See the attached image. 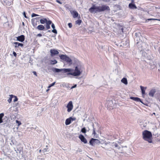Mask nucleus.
I'll use <instances>...</instances> for the list:
<instances>
[{
    "label": "nucleus",
    "instance_id": "obj_22",
    "mask_svg": "<svg viewBox=\"0 0 160 160\" xmlns=\"http://www.w3.org/2000/svg\"><path fill=\"white\" fill-rule=\"evenodd\" d=\"M14 97V95L12 94L10 95V98L8 100V102L9 103H11L12 101V99Z\"/></svg>",
    "mask_w": 160,
    "mask_h": 160
},
{
    "label": "nucleus",
    "instance_id": "obj_34",
    "mask_svg": "<svg viewBox=\"0 0 160 160\" xmlns=\"http://www.w3.org/2000/svg\"><path fill=\"white\" fill-rule=\"evenodd\" d=\"M38 16L39 15H38L37 14L34 13H32V17H34Z\"/></svg>",
    "mask_w": 160,
    "mask_h": 160
},
{
    "label": "nucleus",
    "instance_id": "obj_13",
    "mask_svg": "<svg viewBox=\"0 0 160 160\" xmlns=\"http://www.w3.org/2000/svg\"><path fill=\"white\" fill-rule=\"evenodd\" d=\"M70 12L72 15L73 17L74 18L77 17L78 16V12L75 11H71Z\"/></svg>",
    "mask_w": 160,
    "mask_h": 160
},
{
    "label": "nucleus",
    "instance_id": "obj_31",
    "mask_svg": "<svg viewBox=\"0 0 160 160\" xmlns=\"http://www.w3.org/2000/svg\"><path fill=\"white\" fill-rule=\"evenodd\" d=\"M55 82H54L52 83V84H50L49 85V86H48V88H51V87L55 85Z\"/></svg>",
    "mask_w": 160,
    "mask_h": 160
},
{
    "label": "nucleus",
    "instance_id": "obj_47",
    "mask_svg": "<svg viewBox=\"0 0 160 160\" xmlns=\"http://www.w3.org/2000/svg\"><path fill=\"white\" fill-rule=\"evenodd\" d=\"M77 85H75L74 86H73L72 87V88H74L75 87H76Z\"/></svg>",
    "mask_w": 160,
    "mask_h": 160
},
{
    "label": "nucleus",
    "instance_id": "obj_25",
    "mask_svg": "<svg viewBox=\"0 0 160 160\" xmlns=\"http://www.w3.org/2000/svg\"><path fill=\"white\" fill-rule=\"evenodd\" d=\"M82 22V21L81 20L78 19L75 21V23L76 24H78L79 25H80L81 24Z\"/></svg>",
    "mask_w": 160,
    "mask_h": 160
},
{
    "label": "nucleus",
    "instance_id": "obj_2",
    "mask_svg": "<svg viewBox=\"0 0 160 160\" xmlns=\"http://www.w3.org/2000/svg\"><path fill=\"white\" fill-rule=\"evenodd\" d=\"M143 139L145 141H148L149 143L152 142V133L147 130L143 131L142 133Z\"/></svg>",
    "mask_w": 160,
    "mask_h": 160
},
{
    "label": "nucleus",
    "instance_id": "obj_16",
    "mask_svg": "<svg viewBox=\"0 0 160 160\" xmlns=\"http://www.w3.org/2000/svg\"><path fill=\"white\" fill-rule=\"evenodd\" d=\"M37 29L39 30H44L45 28L42 25H39L37 28Z\"/></svg>",
    "mask_w": 160,
    "mask_h": 160
},
{
    "label": "nucleus",
    "instance_id": "obj_17",
    "mask_svg": "<svg viewBox=\"0 0 160 160\" xmlns=\"http://www.w3.org/2000/svg\"><path fill=\"white\" fill-rule=\"evenodd\" d=\"M14 44L16 45L15 46V48H18L19 46L22 47L23 46V44L18 42H14Z\"/></svg>",
    "mask_w": 160,
    "mask_h": 160
},
{
    "label": "nucleus",
    "instance_id": "obj_48",
    "mask_svg": "<svg viewBox=\"0 0 160 160\" xmlns=\"http://www.w3.org/2000/svg\"><path fill=\"white\" fill-rule=\"evenodd\" d=\"M48 32H50V30H48Z\"/></svg>",
    "mask_w": 160,
    "mask_h": 160
},
{
    "label": "nucleus",
    "instance_id": "obj_37",
    "mask_svg": "<svg viewBox=\"0 0 160 160\" xmlns=\"http://www.w3.org/2000/svg\"><path fill=\"white\" fill-rule=\"evenodd\" d=\"M68 25L69 28H71L72 27V24L71 23H69L68 24Z\"/></svg>",
    "mask_w": 160,
    "mask_h": 160
},
{
    "label": "nucleus",
    "instance_id": "obj_29",
    "mask_svg": "<svg viewBox=\"0 0 160 160\" xmlns=\"http://www.w3.org/2000/svg\"><path fill=\"white\" fill-rule=\"evenodd\" d=\"M46 148H45L44 149H43L42 151L44 152H47L48 151V145H47L46 146Z\"/></svg>",
    "mask_w": 160,
    "mask_h": 160
},
{
    "label": "nucleus",
    "instance_id": "obj_3",
    "mask_svg": "<svg viewBox=\"0 0 160 160\" xmlns=\"http://www.w3.org/2000/svg\"><path fill=\"white\" fill-rule=\"evenodd\" d=\"M67 69H70V71H68L69 72L67 73L68 75H72L73 76H78L81 74V72L80 69L78 68L77 66L75 67L74 70L71 68H67Z\"/></svg>",
    "mask_w": 160,
    "mask_h": 160
},
{
    "label": "nucleus",
    "instance_id": "obj_39",
    "mask_svg": "<svg viewBox=\"0 0 160 160\" xmlns=\"http://www.w3.org/2000/svg\"><path fill=\"white\" fill-rule=\"evenodd\" d=\"M51 27L53 29H54L55 28V26L53 23H52Z\"/></svg>",
    "mask_w": 160,
    "mask_h": 160
},
{
    "label": "nucleus",
    "instance_id": "obj_36",
    "mask_svg": "<svg viewBox=\"0 0 160 160\" xmlns=\"http://www.w3.org/2000/svg\"><path fill=\"white\" fill-rule=\"evenodd\" d=\"M50 25H49L46 24V28L47 30L48 29L50 28Z\"/></svg>",
    "mask_w": 160,
    "mask_h": 160
},
{
    "label": "nucleus",
    "instance_id": "obj_27",
    "mask_svg": "<svg viewBox=\"0 0 160 160\" xmlns=\"http://www.w3.org/2000/svg\"><path fill=\"white\" fill-rule=\"evenodd\" d=\"M81 132H82L83 133H85L86 132V130L85 128V127H84L81 130Z\"/></svg>",
    "mask_w": 160,
    "mask_h": 160
},
{
    "label": "nucleus",
    "instance_id": "obj_35",
    "mask_svg": "<svg viewBox=\"0 0 160 160\" xmlns=\"http://www.w3.org/2000/svg\"><path fill=\"white\" fill-rule=\"evenodd\" d=\"M52 32L55 33V34H57V31L56 30V29H53L52 30Z\"/></svg>",
    "mask_w": 160,
    "mask_h": 160
},
{
    "label": "nucleus",
    "instance_id": "obj_23",
    "mask_svg": "<svg viewBox=\"0 0 160 160\" xmlns=\"http://www.w3.org/2000/svg\"><path fill=\"white\" fill-rule=\"evenodd\" d=\"M4 114L3 113L0 114V123H2L3 122L2 118L4 116Z\"/></svg>",
    "mask_w": 160,
    "mask_h": 160
},
{
    "label": "nucleus",
    "instance_id": "obj_44",
    "mask_svg": "<svg viewBox=\"0 0 160 160\" xmlns=\"http://www.w3.org/2000/svg\"><path fill=\"white\" fill-rule=\"evenodd\" d=\"M103 1H105L106 2H108L110 1V0H102Z\"/></svg>",
    "mask_w": 160,
    "mask_h": 160
},
{
    "label": "nucleus",
    "instance_id": "obj_4",
    "mask_svg": "<svg viewBox=\"0 0 160 160\" xmlns=\"http://www.w3.org/2000/svg\"><path fill=\"white\" fill-rule=\"evenodd\" d=\"M60 58L68 63H71L72 60L70 58L66 55L62 54L59 56Z\"/></svg>",
    "mask_w": 160,
    "mask_h": 160
},
{
    "label": "nucleus",
    "instance_id": "obj_51",
    "mask_svg": "<svg viewBox=\"0 0 160 160\" xmlns=\"http://www.w3.org/2000/svg\"><path fill=\"white\" fill-rule=\"evenodd\" d=\"M159 8L160 9V8Z\"/></svg>",
    "mask_w": 160,
    "mask_h": 160
},
{
    "label": "nucleus",
    "instance_id": "obj_33",
    "mask_svg": "<svg viewBox=\"0 0 160 160\" xmlns=\"http://www.w3.org/2000/svg\"><path fill=\"white\" fill-rule=\"evenodd\" d=\"M52 23V21L50 20L48 21L47 22H46V24H47L50 25Z\"/></svg>",
    "mask_w": 160,
    "mask_h": 160
},
{
    "label": "nucleus",
    "instance_id": "obj_18",
    "mask_svg": "<svg viewBox=\"0 0 160 160\" xmlns=\"http://www.w3.org/2000/svg\"><path fill=\"white\" fill-rule=\"evenodd\" d=\"M141 91L143 95L145 94V91L146 89V87L144 88L143 87L141 86H140Z\"/></svg>",
    "mask_w": 160,
    "mask_h": 160
},
{
    "label": "nucleus",
    "instance_id": "obj_9",
    "mask_svg": "<svg viewBox=\"0 0 160 160\" xmlns=\"http://www.w3.org/2000/svg\"><path fill=\"white\" fill-rule=\"evenodd\" d=\"M75 118H72L70 117L66 119L65 121V124L66 125H68L70 124L71 121L75 120Z\"/></svg>",
    "mask_w": 160,
    "mask_h": 160
},
{
    "label": "nucleus",
    "instance_id": "obj_6",
    "mask_svg": "<svg viewBox=\"0 0 160 160\" xmlns=\"http://www.w3.org/2000/svg\"><path fill=\"white\" fill-rule=\"evenodd\" d=\"M40 18V17H37L32 19V22L34 27H36L38 24L39 23L38 20H39Z\"/></svg>",
    "mask_w": 160,
    "mask_h": 160
},
{
    "label": "nucleus",
    "instance_id": "obj_46",
    "mask_svg": "<svg viewBox=\"0 0 160 160\" xmlns=\"http://www.w3.org/2000/svg\"><path fill=\"white\" fill-rule=\"evenodd\" d=\"M93 134H96V133L95 132V130L94 129H93Z\"/></svg>",
    "mask_w": 160,
    "mask_h": 160
},
{
    "label": "nucleus",
    "instance_id": "obj_28",
    "mask_svg": "<svg viewBox=\"0 0 160 160\" xmlns=\"http://www.w3.org/2000/svg\"><path fill=\"white\" fill-rule=\"evenodd\" d=\"M147 20L148 21H150V20H157V21H160V19H156V18H149V19H147Z\"/></svg>",
    "mask_w": 160,
    "mask_h": 160
},
{
    "label": "nucleus",
    "instance_id": "obj_21",
    "mask_svg": "<svg viewBox=\"0 0 160 160\" xmlns=\"http://www.w3.org/2000/svg\"><path fill=\"white\" fill-rule=\"evenodd\" d=\"M121 81L125 85H127L128 84V81L127 79L125 78H122Z\"/></svg>",
    "mask_w": 160,
    "mask_h": 160
},
{
    "label": "nucleus",
    "instance_id": "obj_5",
    "mask_svg": "<svg viewBox=\"0 0 160 160\" xmlns=\"http://www.w3.org/2000/svg\"><path fill=\"white\" fill-rule=\"evenodd\" d=\"M52 71L54 72H66L68 71H70V69H67V68H63L62 69H59L55 68H54L52 69Z\"/></svg>",
    "mask_w": 160,
    "mask_h": 160
},
{
    "label": "nucleus",
    "instance_id": "obj_8",
    "mask_svg": "<svg viewBox=\"0 0 160 160\" xmlns=\"http://www.w3.org/2000/svg\"><path fill=\"white\" fill-rule=\"evenodd\" d=\"M67 108H68L67 111L68 112H69L72 110L73 108V105L72 101H70L68 103L67 105Z\"/></svg>",
    "mask_w": 160,
    "mask_h": 160
},
{
    "label": "nucleus",
    "instance_id": "obj_19",
    "mask_svg": "<svg viewBox=\"0 0 160 160\" xmlns=\"http://www.w3.org/2000/svg\"><path fill=\"white\" fill-rule=\"evenodd\" d=\"M40 21L41 23L43 24L46 23V22L47 21V20L46 18H43L42 19H41Z\"/></svg>",
    "mask_w": 160,
    "mask_h": 160
},
{
    "label": "nucleus",
    "instance_id": "obj_26",
    "mask_svg": "<svg viewBox=\"0 0 160 160\" xmlns=\"http://www.w3.org/2000/svg\"><path fill=\"white\" fill-rule=\"evenodd\" d=\"M112 144L113 146H114L115 148H118L119 149H120V147L118 148V144L117 143L113 142Z\"/></svg>",
    "mask_w": 160,
    "mask_h": 160
},
{
    "label": "nucleus",
    "instance_id": "obj_12",
    "mask_svg": "<svg viewBox=\"0 0 160 160\" xmlns=\"http://www.w3.org/2000/svg\"><path fill=\"white\" fill-rule=\"evenodd\" d=\"M17 40L21 42H23L25 40V36L24 35H21L17 38Z\"/></svg>",
    "mask_w": 160,
    "mask_h": 160
},
{
    "label": "nucleus",
    "instance_id": "obj_41",
    "mask_svg": "<svg viewBox=\"0 0 160 160\" xmlns=\"http://www.w3.org/2000/svg\"><path fill=\"white\" fill-rule=\"evenodd\" d=\"M23 15L24 16V17L25 18H28L27 17V16L26 15V13L25 12H23Z\"/></svg>",
    "mask_w": 160,
    "mask_h": 160
},
{
    "label": "nucleus",
    "instance_id": "obj_7",
    "mask_svg": "<svg viewBox=\"0 0 160 160\" xmlns=\"http://www.w3.org/2000/svg\"><path fill=\"white\" fill-rule=\"evenodd\" d=\"M51 56L52 57L59 54V52L58 50L55 49H51L50 50Z\"/></svg>",
    "mask_w": 160,
    "mask_h": 160
},
{
    "label": "nucleus",
    "instance_id": "obj_11",
    "mask_svg": "<svg viewBox=\"0 0 160 160\" xmlns=\"http://www.w3.org/2000/svg\"><path fill=\"white\" fill-rule=\"evenodd\" d=\"M79 138L81 141L83 142L84 143H86L87 142V139L83 135L80 134L79 136Z\"/></svg>",
    "mask_w": 160,
    "mask_h": 160
},
{
    "label": "nucleus",
    "instance_id": "obj_15",
    "mask_svg": "<svg viewBox=\"0 0 160 160\" xmlns=\"http://www.w3.org/2000/svg\"><path fill=\"white\" fill-rule=\"evenodd\" d=\"M130 98L137 102H142L140 99L138 97H130Z\"/></svg>",
    "mask_w": 160,
    "mask_h": 160
},
{
    "label": "nucleus",
    "instance_id": "obj_14",
    "mask_svg": "<svg viewBox=\"0 0 160 160\" xmlns=\"http://www.w3.org/2000/svg\"><path fill=\"white\" fill-rule=\"evenodd\" d=\"M128 7L132 9H136L137 8L136 6L132 3H130L129 4Z\"/></svg>",
    "mask_w": 160,
    "mask_h": 160
},
{
    "label": "nucleus",
    "instance_id": "obj_24",
    "mask_svg": "<svg viewBox=\"0 0 160 160\" xmlns=\"http://www.w3.org/2000/svg\"><path fill=\"white\" fill-rule=\"evenodd\" d=\"M57 63V61L55 60H52L50 61V63L51 64L54 65L56 64Z\"/></svg>",
    "mask_w": 160,
    "mask_h": 160
},
{
    "label": "nucleus",
    "instance_id": "obj_40",
    "mask_svg": "<svg viewBox=\"0 0 160 160\" xmlns=\"http://www.w3.org/2000/svg\"><path fill=\"white\" fill-rule=\"evenodd\" d=\"M56 2H57L58 3L60 4H62V3L60 1H59L58 0H57Z\"/></svg>",
    "mask_w": 160,
    "mask_h": 160
},
{
    "label": "nucleus",
    "instance_id": "obj_1",
    "mask_svg": "<svg viewBox=\"0 0 160 160\" xmlns=\"http://www.w3.org/2000/svg\"><path fill=\"white\" fill-rule=\"evenodd\" d=\"M106 10L109 11L110 9L109 6L104 5L98 7H96L95 5H93L89 9V11L92 13L101 12Z\"/></svg>",
    "mask_w": 160,
    "mask_h": 160
},
{
    "label": "nucleus",
    "instance_id": "obj_38",
    "mask_svg": "<svg viewBox=\"0 0 160 160\" xmlns=\"http://www.w3.org/2000/svg\"><path fill=\"white\" fill-rule=\"evenodd\" d=\"M13 55L15 57H16L17 54V53H16V52H15L14 51H13Z\"/></svg>",
    "mask_w": 160,
    "mask_h": 160
},
{
    "label": "nucleus",
    "instance_id": "obj_30",
    "mask_svg": "<svg viewBox=\"0 0 160 160\" xmlns=\"http://www.w3.org/2000/svg\"><path fill=\"white\" fill-rule=\"evenodd\" d=\"M16 123L18 124V126H19L22 124L21 122L20 121H18V120H16Z\"/></svg>",
    "mask_w": 160,
    "mask_h": 160
},
{
    "label": "nucleus",
    "instance_id": "obj_49",
    "mask_svg": "<svg viewBox=\"0 0 160 160\" xmlns=\"http://www.w3.org/2000/svg\"><path fill=\"white\" fill-rule=\"evenodd\" d=\"M49 90V89H48V90H47V91H48Z\"/></svg>",
    "mask_w": 160,
    "mask_h": 160
},
{
    "label": "nucleus",
    "instance_id": "obj_32",
    "mask_svg": "<svg viewBox=\"0 0 160 160\" xmlns=\"http://www.w3.org/2000/svg\"><path fill=\"white\" fill-rule=\"evenodd\" d=\"M14 97L15 98L13 100V101L14 102H16L18 100V98L17 96L14 95Z\"/></svg>",
    "mask_w": 160,
    "mask_h": 160
},
{
    "label": "nucleus",
    "instance_id": "obj_43",
    "mask_svg": "<svg viewBox=\"0 0 160 160\" xmlns=\"http://www.w3.org/2000/svg\"><path fill=\"white\" fill-rule=\"evenodd\" d=\"M33 73L34 74V75H35L36 76H37V73H36V72L33 71Z\"/></svg>",
    "mask_w": 160,
    "mask_h": 160
},
{
    "label": "nucleus",
    "instance_id": "obj_50",
    "mask_svg": "<svg viewBox=\"0 0 160 160\" xmlns=\"http://www.w3.org/2000/svg\"><path fill=\"white\" fill-rule=\"evenodd\" d=\"M39 151H40V152H41V150H40Z\"/></svg>",
    "mask_w": 160,
    "mask_h": 160
},
{
    "label": "nucleus",
    "instance_id": "obj_20",
    "mask_svg": "<svg viewBox=\"0 0 160 160\" xmlns=\"http://www.w3.org/2000/svg\"><path fill=\"white\" fill-rule=\"evenodd\" d=\"M155 90H151L150 92H149V94L150 96L153 97L154 96L155 93Z\"/></svg>",
    "mask_w": 160,
    "mask_h": 160
},
{
    "label": "nucleus",
    "instance_id": "obj_45",
    "mask_svg": "<svg viewBox=\"0 0 160 160\" xmlns=\"http://www.w3.org/2000/svg\"><path fill=\"white\" fill-rule=\"evenodd\" d=\"M118 136V135H115L114 136V137L115 138V139H116L117 138V137Z\"/></svg>",
    "mask_w": 160,
    "mask_h": 160
},
{
    "label": "nucleus",
    "instance_id": "obj_42",
    "mask_svg": "<svg viewBox=\"0 0 160 160\" xmlns=\"http://www.w3.org/2000/svg\"><path fill=\"white\" fill-rule=\"evenodd\" d=\"M37 36L41 37L42 36V34L41 33H39L37 35Z\"/></svg>",
    "mask_w": 160,
    "mask_h": 160
},
{
    "label": "nucleus",
    "instance_id": "obj_10",
    "mask_svg": "<svg viewBox=\"0 0 160 160\" xmlns=\"http://www.w3.org/2000/svg\"><path fill=\"white\" fill-rule=\"evenodd\" d=\"M99 142V141L97 139L92 138L89 141V143L90 144L93 146L94 143Z\"/></svg>",
    "mask_w": 160,
    "mask_h": 160
}]
</instances>
